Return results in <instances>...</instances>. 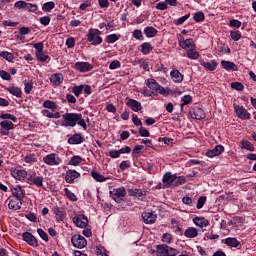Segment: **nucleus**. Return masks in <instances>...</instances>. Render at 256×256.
Returning <instances> with one entry per match:
<instances>
[{"label":"nucleus","mask_w":256,"mask_h":256,"mask_svg":"<svg viewBox=\"0 0 256 256\" xmlns=\"http://www.w3.org/2000/svg\"><path fill=\"white\" fill-rule=\"evenodd\" d=\"M156 255L157 256H167V245L166 244H158L156 246Z\"/></svg>","instance_id":"nucleus-42"},{"label":"nucleus","mask_w":256,"mask_h":256,"mask_svg":"<svg viewBox=\"0 0 256 256\" xmlns=\"http://www.w3.org/2000/svg\"><path fill=\"white\" fill-rule=\"evenodd\" d=\"M141 151H143V145H136L132 150V157L137 159L141 155Z\"/></svg>","instance_id":"nucleus-58"},{"label":"nucleus","mask_w":256,"mask_h":256,"mask_svg":"<svg viewBox=\"0 0 256 256\" xmlns=\"http://www.w3.org/2000/svg\"><path fill=\"white\" fill-rule=\"evenodd\" d=\"M52 213L55 216L57 223H62V221H65V218L67 217V212H65L64 209L59 206L53 207Z\"/></svg>","instance_id":"nucleus-13"},{"label":"nucleus","mask_w":256,"mask_h":256,"mask_svg":"<svg viewBox=\"0 0 256 256\" xmlns=\"http://www.w3.org/2000/svg\"><path fill=\"white\" fill-rule=\"evenodd\" d=\"M134 39H136L137 41H144L145 37L143 36V31L136 29L133 31L132 33Z\"/></svg>","instance_id":"nucleus-56"},{"label":"nucleus","mask_w":256,"mask_h":256,"mask_svg":"<svg viewBox=\"0 0 256 256\" xmlns=\"http://www.w3.org/2000/svg\"><path fill=\"white\" fill-rule=\"evenodd\" d=\"M199 231L195 227H188L184 231V236L187 237V239H195V237H198Z\"/></svg>","instance_id":"nucleus-28"},{"label":"nucleus","mask_w":256,"mask_h":256,"mask_svg":"<svg viewBox=\"0 0 256 256\" xmlns=\"http://www.w3.org/2000/svg\"><path fill=\"white\" fill-rule=\"evenodd\" d=\"M0 119H3L4 121H13V123H17V116L9 113L0 114Z\"/></svg>","instance_id":"nucleus-45"},{"label":"nucleus","mask_w":256,"mask_h":256,"mask_svg":"<svg viewBox=\"0 0 256 256\" xmlns=\"http://www.w3.org/2000/svg\"><path fill=\"white\" fill-rule=\"evenodd\" d=\"M192 119H197V121H201V119H205V112L201 108H196L191 114Z\"/></svg>","instance_id":"nucleus-35"},{"label":"nucleus","mask_w":256,"mask_h":256,"mask_svg":"<svg viewBox=\"0 0 256 256\" xmlns=\"http://www.w3.org/2000/svg\"><path fill=\"white\" fill-rule=\"evenodd\" d=\"M172 227L171 229H175V233H179L180 235H183V228H181V225H179V221L175 220V218H172L170 221Z\"/></svg>","instance_id":"nucleus-41"},{"label":"nucleus","mask_w":256,"mask_h":256,"mask_svg":"<svg viewBox=\"0 0 256 256\" xmlns=\"http://www.w3.org/2000/svg\"><path fill=\"white\" fill-rule=\"evenodd\" d=\"M193 19L196 23H201L202 21H205V13L202 11L196 12L193 16Z\"/></svg>","instance_id":"nucleus-55"},{"label":"nucleus","mask_w":256,"mask_h":256,"mask_svg":"<svg viewBox=\"0 0 256 256\" xmlns=\"http://www.w3.org/2000/svg\"><path fill=\"white\" fill-rule=\"evenodd\" d=\"M140 51L142 55H149L153 51V45L149 42H144L140 45Z\"/></svg>","instance_id":"nucleus-31"},{"label":"nucleus","mask_w":256,"mask_h":256,"mask_svg":"<svg viewBox=\"0 0 256 256\" xmlns=\"http://www.w3.org/2000/svg\"><path fill=\"white\" fill-rule=\"evenodd\" d=\"M82 163L83 157L75 155L69 160L68 165H72V167H79Z\"/></svg>","instance_id":"nucleus-36"},{"label":"nucleus","mask_w":256,"mask_h":256,"mask_svg":"<svg viewBox=\"0 0 256 256\" xmlns=\"http://www.w3.org/2000/svg\"><path fill=\"white\" fill-rule=\"evenodd\" d=\"M79 125L84 130L87 129V122L83 119V114L81 113H65L62 115L61 126L62 127H75Z\"/></svg>","instance_id":"nucleus-2"},{"label":"nucleus","mask_w":256,"mask_h":256,"mask_svg":"<svg viewBox=\"0 0 256 256\" xmlns=\"http://www.w3.org/2000/svg\"><path fill=\"white\" fill-rule=\"evenodd\" d=\"M157 33H159V30L153 26H147L144 29V35H146V37H148L149 39L156 37Z\"/></svg>","instance_id":"nucleus-30"},{"label":"nucleus","mask_w":256,"mask_h":256,"mask_svg":"<svg viewBox=\"0 0 256 256\" xmlns=\"http://www.w3.org/2000/svg\"><path fill=\"white\" fill-rule=\"evenodd\" d=\"M221 65L226 71H239V68L234 62L222 60Z\"/></svg>","instance_id":"nucleus-29"},{"label":"nucleus","mask_w":256,"mask_h":256,"mask_svg":"<svg viewBox=\"0 0 256 256\" xmlns=\"http://www.w3.org/2000/svg\"><path fill=\"white\" fill-rule=\"evenodd\" d=\"M36 59L40 61V63H45L47 59H49V54L45 52H35Z\"/></svg>","instance_id":"nucleus-48"},{"label":"nucleus","mask_w":256,"mask_h":256,"mask_svg":"<svg viewBox=\"0 0 256 256\" xmlns=\"http://www.w3.org/2000/svg\"><path fill=\"white\" fill-rule=\"evenodd\" d=\"M241 37H243V35L241 34V31L239 30L230 31V38L232 39V41H240Z\"/></svg>","instance_id":"nucleus-50"},{"label":"nucleus","mask_w":256,"mask_h":256,"mask_svg":"<svg viewBox=\"0 0 256 256\" xmlns=\"http://www.w3.org/2000/svg\"><path fill=\"white\" fill-rule=\"evenodd\" d=\"M5 91H8V93H10V95L17 97L18 99H21V97H23V91L21 90V88L15 86V85H11V86L5 88Z\"/></svg>","instance_id":"nucleus-23"},{"label":"nucleus","mask_w":256,"mask_h":256,"mask_svg":"<svg viewBox=\"0 0 256 256\" xmlns=\"http://www.w3.org/2000/svg\"><path fill=\"white\" fill-rule=\"evenodd\" d=\"M0 57H2V59H5V61H8L9 63H13V60L15 59V55L8 51L0 52Z\"/></svg>","instance_id":"nucleus-43"},{"label":"nucleus","mask_w":256,"mask_h":256,"mask_svg":"<svg viewBox=\"0 0 256 256\" xmlns=\"http://www.w3.org/2000/svg\"><path fill=\"white\" fill-rule=\"evenodd\" d=\"M179 255V250L177 248H173L167 245L166 256H177Z\"/></svg>","instance_id":"nucleus-61"},{"label":"nucleus","mask_w":256,"mask_h":256,"mask_svg":"<svg viewBox=\"0 0 256 256\" xmlns=\"http://www.w3.org/2000/svg\"><path fill=\"white\" fill-rule=\"evenodd\" d=\"M162 183H164V186L174 187L175 184V174H171V172H166L163 176Z\"/></svg>","instance_id":"nucleus-18"},{"label":"nucleus","mask_w":256,"mask_h":256,"mask_svg":"<svg viewBox=\"0 0 256 256\" xmlns=\"http://www.w3.org/2000/svg\"><path fill=\"white\" fill-rule=\"evenodd\" d=\"M145 85L150 89V91H154V93H159V95H163V97H168L171 94V89L165 88L158 83L154 78H148L145 80Z\"/></svg>","instance_id":"nucleus-3"},{"label":"nucleus","mask_w":256,"mask_h":256,"mask_svg":"<svg viewBox=\"0 0 256 256\" xmlns=\"http://www.w3.org/2000/svg\"><path fill=\"white\" fill-rule=\"evenodd\" d=\"M63 177L66 183H68L69 185H73L74 183H77V179H81V173H79L75 169H68L63 174Z\"/></svg>","instance_id":"nucleus-8"},{"label":"nucleus","mask_w":256,"mask_h":256,"mask_svg":"<svg viewBox=\"0 0 256 256\" xmlns=\"http://www.w3.org/2000/svg\"><path fill=\"white\" fill-rule=\"evenodd\" d=\"M74 69L79 73H88V71L93 69V65H91L89 62H76L74 64Z\"/></svg>","instance_id":"nucleus-16"},{"label":"nucleus","mask_w":256,"mask_h":256,"mask_svg":"<svg viewBox=\"0 0 256 256\" xmlns=\"http://www.w3.org/2000/svg\"><path fill=\"white\" fill-rule=\"evenodd\" d=\"M86 37L87 42L94 46L101 45V43H103V38L101 37L99 29L90 28Z\"/></svg>","instance_id":"nucleus-4"},{"label":"nucleus","mask_w":256,"mask_h":256,"mask_svg":"<svg viewBox=\"0 0 256 256\" xmlns=\"http://www.w3.org/2000/svg\"><path fill=\"white\" fill-rule=\"evenodd\" d=\"M15 129V124L9 120H3L0 122V135L9 136V131Z\"/></svg>","instance_id":"nucleus-11"},{"label":"nucleus","mask_w":256,"mask_h":256,"mask_svg":"<svg viewBox=\"0 0 256 256\" xmlns=\"http://www.w3.org/2000/svg\"><path fill=\"white\" fill-rule=\"evenodd\" d=\"M223 151H225V147H223V145H217L214 149L208 150L206 152V157H219V155H221Z\"/></svg>","instance_id":"nucleus-22"},{"label":"nucleus","mask_w":256,"mask_h":256,"mask_svg":"<svg viewBox=\"0 0 256 256\" xmlns=\"http://www.w3.org/2000/svg\"><path fill=\"white\" fill-rule=\"evenodd\" d=\"M142 219L146 225H153L157 221V215L153 212H143Z\"/></svg>","instance_id":"nucleus-21"},{"label":"nucleus","mask_w":256,"mask_h":256,"mask_svg":"<svg viewBox=\"0 0 256 256\" xmlns=\"http://www.w3.org/2000/svg\"><path fill=\"white\" fill-rule=\"evenodd\" d=\"M128 195L130 197H144L147 193L139 188H131L128 190Z\"/></svg>","instance_id":"nucleus-32"},{"label":"nucleus","mask_w":256,"mask_h":256,"mask_svg":"<svg viewBox=\"0 0 256 256\" xmlns=\"http://www.w3.org/2000/svg\"><path fill=\"white\" fill-rule=\"evenodd\" d=\"M22 239L25 243L30 245V247H39V241H37V238H35V236L30 232H24L22 234Z\"/></svg>","instance_id":"nucleus-15"},{"label":"nucleus","mask_w":256,"mask_h":256,"mask_svg":"<svg viewBox=\"0 0 256 256\" xmlns=\"http://www.w3.org/2000/svg\"><path fill=\"white\" fill-rule=\"evenodd\" d=\"M10 173L16 181H26L29 185H35V187H43L45 181L43 176H38L36 172L29 174L25 169L12 168Z\"/></svg>","instance_id":"nucleus-1"},{"label":"nucleus","mask_w":256,"mask_h":256,"mask_svg":"<svg viewBox=\"0 0 256 256\" xmlns=\"http://www.w3.org/2000/svg\"><path fill=\"white\" fill-rule=\"evenodd\" d=\"M189 17H191V14H186L176 20H174V25H183V23H185V21H187V19H189Z\"/></svg>","instance_id":"nucleus-59"},{"label":"nucleus","mask_w":256,"mask_h":256,"mask_svg":"<svg viewBox=\"0 0 256 256\" xmlns=\"http://www.w3.org/2000/svg\"><path fill=\"white\" fill-rule=\"evenodd\" d=\"M110 197L116 203H122L123 199H125V197H127V190L123 186H121L119 188H114V189L110 190Z\"/></svg>","instance_id":"nucleus-6"},{"label":"nucleus","mask_w":256,"mask_h":256,"mask_svg":"<svg viewBox=\"0 0 256 256\" xmlns=\"http://www.w3.org/2000/svg\"><path fill=\"white\" fill-rule=\"evenodd\" d=\"M170 77L174 83H183L184 76L178 69L173 68L170 72Z\"/></svg>","instance_id":"nucleus-24"},{"label":"nucleus","mask_w":256,"mask_h":256,"mask_svg":"<svg viewBox=\"0 0 256 256\" xmlns=\"http://www.w3.org/2000/svg\"><path fill=\"white\" fill-rule=\"evenodd\" d=\"M126 105L135 113H139V111H141V109H143V105H141V102H139L135 99H132V98H128Z\"/></svg>","instance_id":"nucleus-17"},{"label":"nucleus","mask_w":256,"mask_h":256,"mask_svg":"<svg viewBox=\"0 0 256 256\" xmlns=\"http://www.w3.org/2000/svg\"><path fill=\"white\" fill-rule=\"evenodd\" d=\"M185 183H187V178H185V176H177V174H175L174 187L185 185Z\"/></svg>","instance_id":"nucleus-49"},{"label":"nucleus","mask_w":256,"mask_h":256,"mask_svg":"<svg viewBox=\"0 0 256 256\" xmlns=\"http://www.w3.org/2000/svg\"><path fill=\"white\" fill-rule=\"evenodd\" d=\"M26 9L29 13H37V11H39V6H37V4L26 2Z\"/></svg>","instance_id":"nucleus-57"},{"label":"nucleus","mask_w":256,"mask_h":256,"mask_svg":"<svg viewBox=\"0 0 256 256\" xmlns=\"http://www.w3.org/2000/svg\"><path fill=\"white\" fill-rule=\"evenodd\" d=\"M54 7H55V2H53V1L45 2L42 5V11H44V13H49V12L53 11Z\"/></svg>","instance_id":"nucleus-46"},{"label":"nucleus","mask_w":256,"mask_h":256,"mask_svg":"<svg viewBox=\"0 0 256 256\" xmlns=\"http://www.w3.org/2000/svg\"><path fill=\"white\" fill-rule=\"evenodd\" d=\"M64 193L67 199H69V201H72L73 203L77 201V195H75V193L69 190V188H64Z\"/></svg>","instance_id":"nucleus-47"},{"label":"nucleus","mask_w":256,"mask_h":256,"mask_svg":"<svg viewBox=\"0 0 256 256\" xmlns=\"http://www.w3.org/2000/svg\"><path fill=\"white\" fill-rule=\"evenodd\" d=\"M224 243L228 247H234V248H237V247H239V245H241V242H239V240H237V238H233V237H228V238L224 239Z\"/></svg>","instance_id":"nucleus-34"},{"label":"nucleus","mask_w":256,"mask_h":256,"mask_svg":"<svg viewBox=\"0 0 256 256\" xmlns=\"http://www.w3.org/2000/svg\"><path fill=\"white\" fill-rule=\"evenodd\" d=\"M73 223L80 229H85L89 225V219L83 214H79L73 218Z\"/></svg>","instance_id":"nucleus-12"},{"label":"nucleus","mask_w":256,"mask_h":256,"mask_svg":"<svg viewBox=\"0 0 256 256\" xmlns=\"http://www.w3.org/2000/svg\"><path fill=\"white\" fill-rule=\"evenodd\" d=\"M43 163L49 167H57L63 163V159L57 153H50L43 158Z\"/></svg>","instance_id":"nucleus-5"},{"label":"nucleus","mask_w":256,"mask_h":256,"mask_svg":"<svg viewBox=\"0 0 256 256\" xmlns=\"http://www.w3.org/2000/svg\"><path fill=\"white\" fill-rule=\"evenodd\" d=\"M120 38H121V35L110 34L106 36L105 41L106 43H116V41H119Z\"/></svg>","instance_id":"nucleus-53"},{"label":"nucleus","mask_w":256,"mask_h":256,"mask_svg":"<svg viewBox=\"0 0 256 256\" xmlns=\"http://www.w3.org/2000/svg\"><path fill=\"white\" fill-rule=\"evenodd\" d=\"M177 39H178L179 47H181V49H184V51H189L197 47V45L195 44V41H193V38L185 39L183 35L179 34L177 36Z\"/></svg>","instance_id":"nucleus-7"},{"label":"nucleus","mask_w":256,"mask_h":256,"mask_svg":"<svg viewBox=\"0 0 256 256\" xmlns=\"http://www.w3.org/2000/svg\"><path fill=\"white\" fill-rule=\"evenodd\" d=\"M193 223L201 229H203V227H209V220H207L205 217L197 216L193 219Z\"/></svg>","instance_id":"nucleus-26"},{"label":"nucleus","mask_w":256,"mask_h":256,"mask_svg":"<svg viewBox=\"0 0 256 256\" xmlns=\"http://www.w3.org/2000/svg\"><path fill=\"white\" fill-rule=\"evenodd\" d=\"M12 195L14 198L16 199H20L23 200V198L25 197V193L23 191V188L21 186H15L12 190Z\"/></svg>","instance_id":"nucleus-27"},{"label":"nucleus","mask_w":256,"mask_h":256,"mask_svg":"<svg viewBox=\"0 0 256 256\" xmlns=\"http://www.w3.org/2000/svg\"><path fill=\"white\" fill-rule=\"evenodd\" d=\"M63 81H65V78L62 73H54L50 76V83L53 87H59Z\"/></svg>","instance_id":"nucleus-19"},{"label":"nucleus","mask_w":256,"mask_h":256,"mask_svg":"<svg viewBox=\"0 0 256 256\" xmlns=\"http://www.w3.org/2000/svg\"><path fill=\"white\" fill-rule=\"evenodd\" d=\"M91 177L94 178L97 181V183H103V182L107 181V177L103 176V174H101L95 170L91 171Z\"/></svg>","instance_id":"nucleus-38"},{"label":"nucleus","mask_w":256,"mask_h":256,"mask_svg":"<svg viewBox=\"0 0 256 256\" xmlns=\"http://www.w3.org/2000/svg\"><path fill=\"white\" fill-rule=\"evenodd\" d=\"M135 63L137 65H140V68L143 69L144 71H149V63H147L146 60L138 59V60H135Z\"/></svg>","instance_id":"nucleus-54"},{"label":"nucleus","mask_w":256,"mask_h":256,"mask_svg":"<svg viewBox=\"0 0 256 256\" xmlns=\"http://www.w3.org/2000/svg\"><path fill=\"white\" fill-rule=\"evenodd\" d=\"M234 111L238 119H242V121H249V119H251V114L243 106L234 104Z\"/></svg>","instance_id":"nucleus-9"},{"label":"nucleus","mask_w":256,"mask_h":256,"mask_svg":"<svg viewBox=\"0 0 256 256\" xmlns=\"http://www.w3.org/2000/svg\"><path fill=\"white\" fill-rule=\"evenodd\" d=\"M25 217H26V219H28V221H31L32 223H37V221H39L37 214H35L33 212L25 214Z\"/></svg>","instance_id":"nucleus-63"},{"label":"nucleus","mask_w":256,"mask_h":256,"mask_svg":"<svg viewBox=\"0 0 256 256\" xmlns=\"http://www.w3.org/2000/svg\"><path fill=\"white\" fill-rule=\"evenodd\" d=\"M71 243L73 247H76L77 249H85V247H87V239H85L81 234H75L72 236Z\"/></svg>","instance_id":"nucleus-10"},{"label":"nucleus","mask_w":256,"mask_h":256,"mask_svg":"<svg viewBox=\"0 0 256 256\" xmlns=\"http://www.w3.org/2000/svg\"><path fill=\"white\" fill-rule=\"evenodd\" d=\"M31 91H33V81L25 82L24 83V93H26V95H29V93H31Z\"/></svg>","instance_id":"nucleus-62"},{"label":"nucleus","mask_w":256,"mask_h":256,"mask_svg":"<svg viewBox=\"0 0 256 256\" xmlns=\"http://www.w3.org/2000/svg\"><path fill=\"white\" fill-rule=\"evenodd\" d=\"M231 87L235 89V91H244L245 89V86L241 82H232Z\"/></svg>","instance_id":"nucleus-64"},{"label":"nucleus","mask_w":256,"mask_h":256,"mask_svg":"<svg viewBox=\"0 0 256 256\" xmlns=\"http://www.w3.org/2000/svg\"><path fill=\"white\" fill-rule=\"evenodd\" d=\"M24 162L29 164L37 163V158L35 154H28L24 157Z\"/></svg>","instance_id":"nucleus-60"},{"label":"nucleus","mask_w":256,"mask_h":256,"mask_svg":"<svg viewBox=\"0 0 256 256\" xmlns=\"http://www.w3.org/2000/svg\"><path fill=\"white\" fill-rule=\"evenodd\" d=\"M241 144V149H246V151H255V146L253 145V143L249 142V140H241L240 142Z\"/></svg>","instance_id":"nucleus-40"},{"label":"nucleus","mask_w":256,"mask_h":256,"mask_svg":"<svg viewBox=\"0 0 256 256\" xmlns=\"http://www.w3.org/2000/svg\"><path fill=\"white\" fill-rule=\"evenodd\" d=\"M42 107H44V109H50V111H56L58 106L57 102L55 101L45 100L42 104Z\"/></svg>","instance_id":"nucleus-39"},{"label":"nucleus","mask_w":256,"mask_h":256,"mask_svg":"<svg viewBox=\"0 0 256 256\" xmlns=\"http://www.w3.org/2000/svg\"><path fill=\"white\" fill-rule=\"evenodd\" d=\"M181 109L185 107V105H190V103H193V97L191 95H184L181 99Z\"/></svg>","instance_id":"nucleus-52"},{"label":"nucleus","mask_w":256,"mask_h":256,"mask_svg":"<svg viewBox=\"0 0 256 256\" xmlns=\"http://www.w3.org/2000/svg\"><path fill=\"white\" fill-rule=\"evenodd\" d=\"M200 65H202V67H204V69H206V71H215L219 65V63H217L215 60H211L209 62H205L204 60H202L200 62Z\"/></svg>","instance_id":"nucleus-25"},{"label":"nucleus","mask_w":256,"mask_h":256,"mask_svg":"<svg viewBox=\"0 0 256 256\" xmlns=\"http://www.w3.org/2000/svg\"><path fill=\"white\" fill-rule=\"evenodd\" d=\"M8 201V209L11 211H19L21 206L23 205V200L19 198L9 197L6 202Z\"/></svg>","instance_id":"nucleus-14"},{"label":"nucleus","mask_w":256,"mask_h":256,"mask_svg":"<svg viewBox=\"0 0 256 256\" xmlns=\"http://www.w3.org/2000/svg\"><path fill=\"white\" fill-rule=\"evenodd\" d=\"M162 243H166V245H171L173 243V234L166 232L161 237Z\"/></svg>","instance_id":"nucleus-44"},{"label":"nucleus","mask_w":256,"mask_h":256,"mask_svg":"<svg viewBox=\"0 0 256 256\" xmlns=\"http://www.w3.org/2000/svg\"><path fill=\"white\" fill-rule=\"evenodd\" d=\"M42 115H44V117H48V119H60L61 118V113L59 112H51L48 109H44L42 110Z\"/></svg>","instance_id":"nucleus-37"},{"label":"nucleus","mask_w":256,"mask_h":256,"mask_svg":"<svg viewBox=\"0 0 256 256\" xmlns=\"http://www.w3.org/2000/svg\"><path fill=\"white\" fill-rule=\"evenodd\" d=\"M85 141V137L81 133H75L68 138L69 145H81Z\"/></svg>","instance_id":"nucleus-20"},{"label":"nucleus","mask_w":256,"mask_h":256,"mask_svg":"<svg viewBox=\"0 0 256 256\" xmlns=\"http://www.w3.org/2000/svg\"><path fill=\"white\" fill-rule=\"evenodd\" d=\"M83 89H85V85L83 84L74 86L72 87V93L75 95V97H80L81 93H83Z\"/></svg>","instance_id":"nucleus-51"},{"label":"nucleus","mask_w":256,"mask_h":256,"mask_svg":"<svg viewBox=\"0 0 256 256\" xmlns=\"http://www.w3.org/2000/svg\"><path fill=\"white\" fill-rule=\"evenodd\" d=\"M186 57H188V59L196 61V59H199V57H201V54L199 53V51H197L196 47L190 50H186Z\"/></svg>","instance_id":"nucleus-33"}]
</instances>
